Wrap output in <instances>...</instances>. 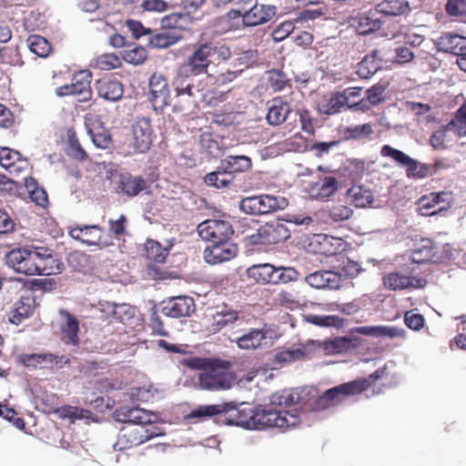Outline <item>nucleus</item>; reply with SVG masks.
<instances>
[{
    "label": "nucleus",
    "instance_id": "obj_1",
    "mask_svg": "<svg viewBox=\"0 0 466 466\" xmlns=\"http://www.w3.org/2000/svg\"><path fill=\"white\" fill-rule=\"evenodd\" d=\"M214 415H220V421L224 424L247 430L278 428L283 431L299 425L298 416L289 411L283 414L277 409L255 410L248 403L234 401L199 406L187 418L202 420Z\"/></svg>",
    "mask_w": 466,
    "mask_h": 466
},
{
    "label": "nucleus",
    "instance_id": "obj_2",
    "mask_svg": "<svg viewBox=\"0 0 466 466\" xmlns=\"http://www.w3.org/2000/svg\"><path fill=\"white\" fill-rule=\"evenodd\" d=\"M173 86L177 103L174 105L175 111H184L194 107L198 101L205 97L207 85L205 78L178 67Z\"/></svg>",
    "mask_w": 466,
    "mask_h": 466
},
{
    "label": "nucleus",
    "instance_id": "obj_3",
    "mask_svg": "<svg viewBox=\"0 0 466 466\" xmlns=\"http://www.w3.org/2000/svg\"><path fill=\"white\" fill-rule=\"evenodd\" d=\"M27 254L17 273L25 276H51L62 272L64 264L54 256V250L46 246L28 245Z\"/></svg>",
    "mask_w": 466,
    "mask_h": 466
},
{
    "label": "nucleus",
    "instance_id": "obj_4",
    "mask_svg": "<svg viewBox=\"0 0 466 466\" xmlns=\"http://www.w3.org/2000/svg\"><path fill=\"white\" fill-rule=\"evenodd\" d=\"M230 56L231 52L226 45L213 42L197 44L187 56V61L179 67H185L186 71L205 78L204 75L208 73L214 57L225 61L229 59Z\"/></svg>",
    "mask_w": 466,
    "mask_h": 466
},
{
    "label": "nucleus",
    "instance_id": "obj_5",
    "mask_svg": "<svg viewBox=\"0 0 466 466\" xmlns=\"http://www.w3.org/2000/svg\"><path fill=\"white\" fill-rule=\"evenodd\" d=\"M238 9L230 11L232 17L242 18L245 26H256L268 22L276 15V7L258 4V0H238Z\"/></svg>",
    "mask_w": 466,
    "mask_h": 466
},
{
    "label": "nucleus",
    "instance_id": "obj_6",
    "mask_svg": "<svg viewBox=\"0 0 466 466\" xmlns=\"http://www.w3.org/2000/svg\"><path fill=\"white\" fill-rule=\"evenodd\" d=\"M368 380H355L329 389L315 402V409L325 410L341 403L350 396L360 394L368 389Z\"/></svg>",
    "mask_w": 466,
    "mask_h": 466
},
{
    "label": "nucleus",
    "instance_id": "obj_7",
    "mask_svg": "<svg viewBox=\"0 0 466 466\" xmlns=\"http://www.w3.org/2000/svg\"><path fill=\"white\" fill-rule=\"evenodd\" d=\"M315 396L316 390L313 388L284 390L272 394L270 396V403L273 406L283 408V410H279L283 414L286 411H289L291 414L297 415L299 423L300 419L298 410L307 404Z\"/></svg>",
    "mask_w": 466,
    "mask_h": 466
},
{
    "label": "nucleus",
    "instance_id": "obj_8",
    "mask_svg": "<svg viewBox=\"0 0 466 466\" xmlns=\"http://www.w3.org/2000/svg\"><path fill=\"white\" fill-rule=\"evenodd\" d=\"M288 205L289 201L283 197L262 194L242 198L238 208L245 214L261 216L282 210Z\"/></svg>",
    "mask_w": 466,
    "mask_h": 466
},
{
    "label": "nucleus",
    "instance_id": "obj_9",
    "mask_svg": "<svg viewBox=\"0 0 466 466\" xmlns=\"http://www.w3.org/2000/svg\"><path fill=\"white\" fill-rule=\"evenodd\" d=\"M198 380L200 389L210 391L228 390L234 383L232 373L213 366L201 370Z\"/></svg>",
    "mask_w": 466,
    "mask_h": 466
},
{
    "label": "nucleus",
    "instance_id": "obj_10",
    "mask_svg": "<svg viewBox=\"0 0 466 466\" xmlns=\"http://www.w3.org/2000/svg\"><path fill=\"white\" fill-rule=\"evenodd\" d=\"M161 434L160 431L153 429L126 425L120 430L117 441L114 444V449L116 451L130 449Z\"/></svg>",
    "mask_w": 466,
    "mask_h": 466
},
{
    "label": "nucleus",
    "instance_id": "obj_11",
    "mask_svg": "<svg viewBox=\"0 0 466 466\" xmlns=\"http://www.w3.org/2000/svg\"><path fill=\"white\" fill-rule=\"evenodd\" d=\"M198 233L203 240L218 242L229 240L234 230L228 221L207 219L198 226Z\"/></svg>",
    "mask_w": 466,
    "mask_h": 466
},
{
    "label": "nucleus",
    "instance_id": "obj_12",
    "mask_svg": "<svg viewBox=\"0 0 466 466\" xmlns=\"http://www.w3.org/2000/svg\"><path fill=\"white\" fill-rule=\"evenodd\" d=\"M114 419L116 421L133 425L136 427H145L147 424H152L157 420V416L145 409L139 407L123 406L114 412Z\"/></svg>",
    "mask_w": 466,
    "mask_h": 466
},
{
    "label": "nucleus",
    "instance_id": "obj_13",
    "mask_svg": "<svg viewBox=\"0 0 466 466\" xmlns=\"http://www.w3.org/2000/svg\"><path fill=\"white\" fill-rule=\"evenodd\" d=\"M169 88L167 80L161 74L154 73L149 79L148 99L155 111L168 105Z\"/></svg>",
    "mask_w": 466,
    "mask_h": 466
},
{
    "label": "nucleus",
    "instance_id": "obj_14",
    "mask_svg": "<svg viewBox=\"0 0 466 466\" xmlns=\"http://www.w3.org/2000/svg\"><path fill=\"white\" fill-rule=\"evenodd\" d=\"M339 189V181L332 176H320L315 181L307 183L305 187L309 198L316 200H328Z\"/></svg>",
    "mask_w": 466,
    "mask_h": 466
},
{
    "label": "nucleus",
    "instance_id": "obj_15",
    "mask_svg": "<svg viewBox=\"0 0 466 466\" xmlns=\"http://www.w3.org/2000/svg\"><path fill=\"white\" fill-rule=\"evenodd\" d=\"M116 185V192L128 198H135L144 191L147 192L150 187V183L143 177L129 173L118 175Z\"/></svg>",
    "mask_w": 466,
    "mask_h": 466
},
{
    "label": "nucleus",
    "instance_id": "obj_16",
    "mask_svg": "<svg viewBox=\"0 0 466 466\" xmlns=\"http://www.w3.org/2000/svg\"><path fill=\"white\" fill-rule=\"evenodd\" d=\"M133 142L131 147L136 153L147 152L152 144V127L148 117H138L133 125Z\"/></svg>",
    "mask_w": 466,
    "mask_h": 466
},
{
    "label": "nucleus",
    "instance_id": "obj_17",
    "mask_svg": "<svg viewBox=\"0 0 466 466\" xmlns=\"http://www.w3.org/2000/svg\"><path fill=\"white\" fill-rule=\"evenodd\" d=\"M237 252V246L229 240L211 242L204 250V258L207 263L216 265L233 258Z\"/></svg>",
    "mask_w": 466,
    "mask_h": 466
},
{
    "label": "nucleus",
    "instance_id": "obj_18",
    "mask_svg": "<svg viewBox=\"0 0 466 466\" xmlns=\"http://www.w3.org/2000/svg\"><path fill=\"white\" fill-rule=\"evenodd\" d=\"M85 127L93 144L101 149H107L112 145L109 132L96 116H88L85 119Z\"/></svg>",
    "mask_w": 466,
    "mask_h": 466
},
{
    "label": "nucleus",
    "instance_id": "obj_19",
    "mask_svg": "<svg viewBox=\"0 0 466 466\" xmlns=\"http://www.w3.org/2000/svg\"><path fill=\"white\" fill-rule=\"evenodd\" d=\"M350 24L360 35H366L380 30L382 21L380 20V14L374 8L351 16Z\"/></svg>",
    "mask_w": 466,
    "mask_h": 466
},
{
    "label": "nucleus",
    "instance_id": "obj_20",
    "mask_svg": "<svg viewBox=\"0 0 466 466\" xmlns=\"http://www.w3.org/2000/svg\"><path fill=\"white\" fill-rule=\"evenodd\" d=\"M161 311L170 318L188 317L195 311V303L187 296L175 297L163 301Z\"/></svg>",
    "mask_w": 466,
    "mask_h": 466
},
{
    "label": "nucleus",
    "instance_id": "obj_21",
    "mask_svg": "<svg viewBox=\"0 0 466 466\" xmlns=\"http://www.w3.org/2000/svg\"><path fill=\"white\" fill-rule=\"evenodd\" d=\"M452 200L451 192H432L429 196H424L420 199L421 214L424 216H433L449 208Z\"/></svg>",
    "mask_w": 466,
    "mask_h": 466
},
{
    "label": "nucleus",
    "instance_id": "obj_22",
    "mask_svg": "<svg viewBox=\"0 0 466 466\" xmlns=\"http://www.w3.org/2000/svg\"><path fill=\"white\" fill-rule=\"evenodd\" d=\"M60 322L59 330L61 339L68 345L77 346L79 344V321L66 309L59 310Z\"/></svg>",
    "mask_w": 466,
    "mask_h": 466
},
{
    "label": "nucleus",
    "instance_id": "obj_23",
    "mask_svg": "<svg viewBox=\"0 0 466 466\" xmlns=\"http://www.w3.org/2000/svg\"><path fill=\"white\" fill-rule=\"evenodd\" d=\"M359 346V339L354 336L337 337L324 341H315L313 350H322L325 354L333 355L346 352Z\"/></svg>",
    "mask_w": 466,
    "mask_h": 466
},
{
    "label": "nucleus",
    "instance_id": "obj_24",
    "mask_svg": "<svg viewBox=\"0 0 466 466\" xmlns=\"http://www.w3.org/2000/svg\"><path fill=\"white\" fill-rule=\"evenodd\" d=\"M383 283L386 288L391 290H400L410 288H423L427 281L423 278L410 277L399 272H391L383 278Z\"/></svg>",
    "mask_w": 466,
    "mask_h": 466
},
{
    "label": "nucleus",
    "instance_id": "obj_25",
    "mask_svg": "<svg viewBox=\"0 0 466 466\" xmlns=\"http://www.w3.org/2000/svg\"><path fill=\"white\" fill-rule=\"evenodd\" d=\"M267 331L262 329H251L236 339L241 350H257L267 344Z\"/></svg>",
    "mask_w": 466,
    "mask_h": 466
},
{
    "label": "nucleus",
    "instance_id": "obj_26",
    "mask_svg": "<svg viewBox=\"0 0 466 466\" xmlns=\"http://www.w3.org/2000/svg\"><path fill=\"white\" fill-rule=\"evenodd\" d=\"M356 333L373 338H400L404 335V330L394 326H361L353 329Z\"/></svg>",
    "mask_w": 466,
    "mask_h": 466
},
{
    "label": "nucleus",
    "instance_id": "obj_27",
    "mask_svg": "<svg viewBox=\"0 0 466 466\" xmlns=\"http://www.w3.org/2000/svg\"><path fill=\"white\" fill-rule=\"evenodd\" d=\"M0 165L12 174L19 173L26 167L27 163L25 160L21 159V155L18 151L3 147L0 149Z\"/></svg>",
    "mask_w": 466,
    "mask_h": 466
},
{
    "label": "nucleus",
    "instance_id": "obj_28",
    "mask_svg": "<svg viewBox=\"0 0 466 466\" xmlns=\"http://www.w3.org/2000/svg\"><path fill=\"white\" fill-rule=\"evenodd\" d=\"M266 245L276 244L288 239L289 229L280 220H274L264 225Z\"/></svg>",
    "mask_w": 466,
    "mask_h": 466
},
{
    "label": "nucleus",
    "instance_id": "obj_29",
    "mask_svg": "<svg viewBox=\"0 0 466 466\" xmlns=\"http://www.w3.org/2000/svg\"><path fill=\"white\" fill-rule=\"evenodd\" d=\"M96 90L100 97L108 101H117L123 96L122 84L117 80H98Z\"/></svg>",
    "mask_w": 466,
    "mask_h": 466
},
{
    "label": "nucleus",
    "instance_id": "obj_30",
    "mask_svg": "<svg viewBox=\"0 0 466 466\" xmlns=\"http://www.w3.org/2000/svg\"><path fill=\"white\" fill-rule=\"evenodd\" d=\"M291 112V106L288 102L274 99L268 107L267 120L271 126H279L285 122Z\"/></svg>",
    "mask_w": 466,
    "mask_h": 466
},
{
    "label": "nucleus",
    "instance_id": "obj_31",
    "mask_svg": "<svg viewBox=\"0 0 466 466\" xmlns=\"http://www.w3.org/2000/svg\"><path fill=\"white\" fill-rule=\"evenodd\" d=\"M314 346L315 340H309L300 348L289 349L278 352L275 356V360L279 363H289L301 360L313 351Z\"/></svg>",
    "mask_w": 466,
    "mask_h": 466
},
{
    "label": "nucleus",
    "instance_id": "obj_32",
    "mask_svg": "<svg viewBox=\"0 0 466 466\" xmlns=\"http://www.w3.org/2000/svg\"><path fill=\"white\" fill-rule=\"evenodd\" d=\"M91 73L86 70L79 71L73 77L71 83L72 96H81L83 100L87 99L91 94Z\"/></svg>",
    "mask_w": 466,
    "mask_h": 466
},
{
    "label": "nucleus",
    "instance_id": "obj_33",
    "mask_svg": "<svg viewBox=\"0 0 466 466\" xmlns=\"http://www.w3.org/2000/svg\"><path fill=\"white\" fill-rule=\"evenodd\" d=\"M251 167V159L247 156H228L221 160L220 168L233 173H242L248 171Z\"/></svg>",
    "mask_w": 466,
    "mask_h": 466
},
{
    "label": "nucleus",
    "instance_id": "obj_34",
    "mask_svg": "<svg viewBox=\"0 0 466 466\" xmlns=\"http://www.w3.org/2000/svg\"><path fill=\"white\" fill-rule=\"evenodd\" d=\"M380 15L397 16L405 14L409 10L407 0H381L375 6Z\"/></svg>",
    "mask_w": 466,
    "mask_h": 466
},
{
    "label": "nucleus",
    "instance_id": "obj_35",
    "mask_svg": "<svg viewBox=\"0 0 466 466\" xmlns=\"http://www.w3.org/2000/svg\"><path fill=\"white\" fill-rule=\"evenodd\" d=\"M238 319V312L225 306L212 315V330L218 331L233 324Z\"/></svg>",
    "mask_w": 466,
    "mask_h": 466
},
{
    "label": "nucleus",
    "instance_id": "obj_36",
    "mask_svg": "<svg viewBox=\"0 0 466 466\" xmlns=\"http://www.w3.org/2000/svg\"><path fill=\"white\" fill-rule=\"evenodd\" d=\"M275 275V267L268 263L256 264L247 269V276L256 281L272 283Z\"/></svg>",
    "mask_w": 466,
    "mask_h": 466
},
{
    "label": "nucleus",
    "instance_id": "obj_37",
    "mask_svg": "<svg viewBox=\"0 0 466 466\" xmlns=\"http://www.w3.org/2000/svg\"><path fill=\"white\" fill-rule=\"evenodd\" d=\"M33 309V300L30 298H22L15 303L9 319L13 324L19 325L32 315Z\"/></svg>",
    "mask_w": 466,
    "mask_h": 466
},
{
    "label": "nucleus",
    "instance_id": "obj_38",
    "mask_svg": "<svg viewBox=\"0 0 466 466\" xmlns=\"http://www.w3.org/2000/svg\"><path fill=\"white\" fill-rule=\"evenodd\" d=\"M378 53V51H373L358 64L357 74L360 77L368 79L375 75V73L380 69V63L377 59Z\"/></svg>",
    "mask_w": 466,
    "mask_h": 466
},
{
    "label": "nucleus",
    "instance_id": "obj_39",
    "mask_svg": "<svg viewBox=\"0 0 466 466\" xmlns=\"http://www.w3.org/2000/svg\"><path fill=\"white\" fill-rule=\"evenodd\" d=\"M63 357L58 358L51 353L44 354H26L22 357V361L26 367L36 368L42 366L44 368L51 366L54 362L62 363Z\"/></svg>",
    "mask_w": 466,
    "mask_h": 466
},
{
    "label": "nucleus",
    "instance_id": "obj_40",
    "mask_svg": "<svg viewBox=\"0 0 466 466\" xmlns=\"http://www.w3.org/2000/svg\"><path fill=\"white\" fill-rule=\"evenodd\" d=\"M350 202L358 208H365L372 203L373 194L361 186H353L347 191Z\"/></svg>",
    "mask_w": 466,
    "mask_h": 466
},
{
    "label": "nucleus",
    "instance_id": "obj_41",
    "mask_svg": "<svg viewBox=\"0 0 466 466\" xmlns=\"http://www.w3.org/2000/svg\"><path fill=\"white\" fill-rule=\"evenodd\" d=\"M334 270L341 279V285L343 287L360 274L361 268L357 262L347 258L339 267H335Z\"/></svg>",
    "mask_w": 466,
    "mask_h": 466
},
{
    "label": "nucleus",
    "instance_id": "obj_42",
    "mask_svg": "<svg viewBox=\"0 0 466 466\" xmlns=\"http://www.w3.org/2000/svg\"><path fill=\"white\" fill-rule=\"evenodd\" d=\"M462 42H465L464 36L446 33L437 39L436 45L440 51L455 55Z\"/></svg>",
    "mask_w": 466,
    "mask_h": 466
},
{
    "label": "nucleus",
    "instance_id": "obj_43",
    "mask_svg": "<svg viewBox=\"0 0 466 466\" xmlns=\"http://www.w3.org/2000/svg\"><path fill=\"white\" fill-rule=\"evenodd\" d=\"M347 104V97L343 96L341 92L335 93L330 97L319 105L318 109L323 115H335L340 112L341 108Z\"/></svg>",
    "mask_w": 466,
    "mask_h": 466
},
{
    "label": "nucleus",
    "instance_id": "obj_44",
    "mask_svg": "<svg viewBox=\"0 0 466 466\" xmlns=\"http://www.w3.org/2000/svg\"><path fill=\"white\" fill-rule=\"evenodd\" d=\"M181 35L173 32H161L149 35L148 44L154 48H167L177 44Z\"/></svg>",
    "mask_w": 466,
    "mask_h": 466
},
{
    "label": "nucleus",
    "instance_id": "obj_45",
    "mask_svg": "<svg viewBox=\"0 0 466 466\" xmlns=\"http://www.w3.org/2000/svg\"><path fill=\"white\" fill-rule=\"evenodd\" d=\"M199 144L201 148L213 157H219L222 152L218 137L212 133L205 132L201 134Z\"/></svg>",
    "mask_w": 466,
    "mask_h": 466
},
{
    "label": "nucleus",
    "instance_id": "obj_46",
    "mask_svg": "<svg viewBox=\"0 0 466 466\" xmlns=\"http://www.w3.org/2000/svg\"><path fill=\"white\" fill-rule=\"evenodd\" d=\"M147 258L156 263H164L168 255V248H163L159 242L148 239L145 244Z\"/></svg>",
    "mask_w": 466,
    "mask_h": 466
},
{
    "label": "nucleus",
    "instance_id": "obj_47",
    "mask_svg": "<svg viewBox=\"0 0 466 466\" xmlns=\"http://www.w3.org/2000/svg\"><path fill=\"white\" fill-rule=\"evenodd\" d=\"M232 181V175L218 167L217 171L210 172L205 177V183L217 188L227 187Z\"/></svg>",
    "mask_w": 466,
    "mask_h": 466
},
{
    "label": "nucleus",
    "instance_id": "obj_48",
    "mask_svg": "<svg viewBox=\"0 0 466 466\" xmlns=\"http://www.w3.org/2000/svg\"><path fill=\"white\" fill-rule=\"evenodd\" d=\"M409 110L418 116V122L428 125L432 122L435 117L431 114V107L428 104L408 102Z\"/></svg>",
    "mask_w": 466,
    "mask_h": 466
},
{
    "label": "nucleus",
    "instance_id": "obj_49",
    "mask_svg": "<svg viewBox=\"0 0 466 466\" xmlns=\"http://www.w3.org/2000/svg\"><path fill=\"white\" fill-rule=\"evenodd\" d=\"M26 42L30 51L39 57H46L51 51L48 41L40 35H30Z\"/></svg>",
    "mask_w": 466,
    "mask_h": 466
},
{
    "label": "nucleus",
    "instance_id": "obj_50",
    "mask_svg": "<svg viewBox=\"0 0 466 466\" xmlns=\"http://www.w3.org/2000/svg\"><path fill=\"white\" fill-rule=\"evenodd\" d=\"M190 17L186 13H172L164 16L160 25L162 28H179L184 29L189 23Z\"/></svg>",
    "mask_w": 466,
    "mask_h": 466
},
{
    "label": "nucleus",
    "instance_id": "obj_51",
    "mask_svg": "<svg viewBox=\"0 0 466 466\" xmlns=\"http://www.w3.org/2000/svg\"><path fill=\"white\" fill-rule=\"evenodd\" d=\"M27 249L28 245L23 248H13L7 252L5 257L6 266L17 273L21 268V263L24 262L25 256L28 255Z\"/></svg>",
    "mask_w": 466,
    "mask_h": 466
},
{
    "label": "nucleus",
    "instance_id": "obj_52",
    "mask_svg": "<svg viewBox=\"0 0 466 466\" xmlns=\"http://www.w3.org/2000/svg\"><path fill=\"white\" fill-rule=\"evenodd\" d=\"M60 418L69 419L72 422L76 420H90L93 413L88 410L77 407L66 406L57 410Z\"/></svg>",
    "mask_w": 466,
    "mask_h": 466
},
{
    "label": "nucleus",
    "instance_id": "obj_53",
    "mask_svg": "<svg viewBox=\"0 0 466 466\" xmlns=\"http://www.w3.org/2000/svg\"><path fill=\"white\" fill-rule=\"evenodd\" d=\"M104 311L110 313L115 319L125 321L130 319L134 314V309L127 304L106 303Z\"/></svg>",
    "mask_w": 466,
    "mask_h": 466
},
{
    "label": "nucleus",
    "instance_id": "obj_54",
    "mask_svg": "<svg viewBox=\"0 0 466 466\" xmlns=\"http://www.w3.org/2000/svg\"><path fill=\"white\" fill-rule=\"evenodd\" d=\"M380 154L382 157H390L398 166L406 168L412 157L405 154L403 151L396 149L389 145L381 147Z\"/></svg>",
    "mask_w": 466,
    "mask_h": 466
},
{
    "label": "nucleus",
    "instance_id": "obj_55",
    "mask_svg": "<svg viewBox=\"0 0 466 466\" xmlns=\"http://www.w3.org/2000/svg\"><path fill=\"white\" fill-rule=\"evenodd\" d=\"M68 263L75 270L82 273H87L92 268L89 257L83 252L71 253Z\"/></svg>",
    "mask_w": 466,
    "mask_h": 466
},
{
    "label": "nucleus",
    "instance_id": "obj_56",
    "mask_svg": "<svg viewBox=\"0 0 466 466\" xmlns=\"http://www.w3.org/2000/svg\"><path fill=\"white\" fill-rule=\"evenodd\" d=\"M102 228L97 225L83 226L82 243L87 246H101ZM106 246V244H103Z\"/></svg>",
    "mask_w": 466,
    "mask_h": 466
},
{
    "label": "nucleus",
    "instance_id": "obj_57",
    "mask_svg": "<svg viewBox=\"0 0 466 466\" xmlns=\"http://www.w3.org/2000/svg\"><path fill=\"white\" fill-rule=\"evenodd\" d=\"M453 127L459 136L466 135V103L458 109L455 119L446 126V129L451 130Z\"/></svg>",
    "mask_w": 466,
    "mask_h": 466
},
{
    "label": "nucleus",
    "instance_id": "obj_58",
    "mask_svg": "<svg viewBox=\"0 0 466 466\" xmlns=\"http://www.w3.org/2000/svg\"><path fill=\"white\" fill-rule=\"evenodd\" d=\"M298 271L291 267H275L273 284L288 283L298 279Z\"/></svg>",
    "mask_w": 466,
    "mask_h": 466
},
{
    "label": "nucleus",
    "instance_id": "obj_59",
    "mask_svg": "<svg viewBox=\"0 0 466 466\" xmlns=\"http://www.w3.org/2000/svg\"><path fill=\"white\" fill-rule=\"evenodd\" d=\"M307 322L319 327H338L340 324V319L337 316H319L309 314L305 316Z\"/></svg>",
    "mask_w": 466,
    "mask_h": 466
},
{
    "label": "nucleus",
    "instance_id": "obj_60",
    "mask_svg": "<svg viewBox=\"0 0 466 466\" xmlns=\"http://www.w3.org/2000/svg\"><path fill=\"white\" fill-rule=\"evenodd\" d=\"M123 57L129 64L140 65L147 58V50L142 46H132L125 50Z\"/></svg>",
    "mask_w": 466,
    "mask_h": 466
},
{
    "label": "nucleus",
    "instance_id": "obj_61",
    "mask_svg": "<svg viewBox=\"0 0 466 466\" xmlns=\"http://www.w3.org/2000/svg\"><path fill=\"white\" fill-rule=\"evenodd\" d=\"M288 83L285 74L279 70H272L268 73V86L273 91L278 92L284 89Z\"/></svg>",
    "mask_w": 466,
    "mask_h": 466
},
{
    "label": "nucleus",
    "instance_id": "obj_62",
    "mask_svg": "<svg viewBox=\"0 0 466 466\" xmlns=\"http://www.w3.org/2000/svg\"><path fill=\"white\" fill-rule=\"evenodd\" d=\"M322 246L325 249V252L329 254H336L341 252L345 249V242L340 238H335L332 236H324Z\"/></svg>",
    "mask_w": 466,
    "mask_h": 466
},
{
    "label": "nucleus",
    "instance_id": "obj_63",
    "mask_svg": "<svg viewBox=\"0 0 466 466\" xmlns=\"http://www.w3.org/2000/svg\"><path fill=\"white\" fill-rule=\"evenodd\" d=\"M408 177L423 178L428 174V167L412 158L405 168Z\"/></svg>",
    "mask_w": 466,
    "mask_h": 466
},
{
    "label": "nucleus",
    "instance_id": "obj_64",
    "mask_svg": "<svg viewBox=\"0 0 466 466\" xmlns=\"http://www.w3.org/2000/svg\"><path fill=\"white\" fill-rule=\"evenodd\" d=\"M445 10L450 16H465L466 0H448Z\"/></svg>",
    "mask_w": 466,
    "mask_h": 466
}]
</instances>
